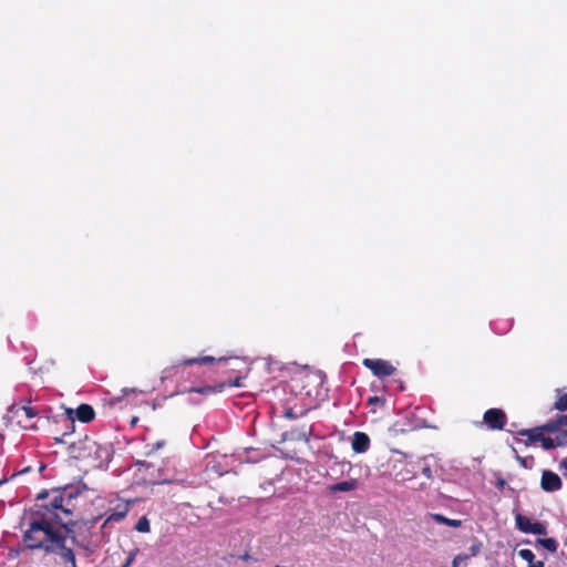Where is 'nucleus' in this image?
<instances>
[{
  "mask_svg": "<svg viewBox=\"0 0 567 567\" xmlns=\"http://www.w3.org/2000/svg\"><path fill=\"white\" fill-rule=\"evenodd\" d=\"M558 398L554 404V408L558 411H567V393H560V390H557Z\"/></svg>",
  "mask_w": 567,
  "mask_h": 567,
  "instance_id": "obj_20",
  "label": "nucleus"
},
{
  "mask_svg": "<svg viewBox=\"0 0 567 567\" xmlns=\"http://www.w3.org/2000/svg\"><path fill=\"white\" fill-rule=\"evenodd\" d=\"M94 449V454L97 460L96 466L102 467L111 461L112 450L109 445H101L93 443L90 450Z\"/></svg>",
  "mask_w": 567,
  "mask_h": 567,
  "instance_id": "obj_8",
  "label": "nucleus"
},
{
  "mask_svg": "<svg viewBox=\"0 0 567 567\" xmlns=\"http://www.w3.org/2000/svg\"><path fill=\"white\" fill-rule=\"evenodd\" d=\"M225 388H226V383L225 382H219V383H217L215 385H205V386H198V388H190V389L186 390L185 392H187V393H199V394H203V395H210V394L223 392Z\"/></svg>",
  "mask_w": 567,
  "mask_h": 567,
  "instance_id": "obj_12",
  "label": "nucleus"
},
{
  "mask_svg": "<svg viewBox=\"0 0 567 567\" xmlns=\"http://www.w3.org/2000/svg\"><path fill=\"white\" fill-rule=\"evenodd\" d=\"M311 435V427L306 432L303 431L301 434L298 435V439H303L305 441H309V436Z\"/></svg>",
  "mask_w": 567,
  "mask_h": 567,
  "instance_id": "obj_27",
  "label": "nucleus"
},
{
  "mask_svg": "<svg viewBox=\"0 0 567 567\" xmlns=\"http://www.w3.org/2000/svg\"><path fill=\"white\" fill-rule=\"evenodd\" d=\"M130 508H128V504H124V505H121L118 506L117 509H115L114 512H112L107 517L106 519L104 520V524L103 526H105L106 524L109 523H117V522H121L122 519L125 518V516L127 515Z\"/></svg>",
  "mask_w": 567,
  "mask_h": 567,
  "instance_id": "obj_14",
  "label": "nucleus"
},
{
  "mask_svg": "<svg viewBox=\"0 0 567 567\" xmlns=\"http://www.w3.org/2000/svg\"><path fill=\"white\" fill-rule=\"evenodd\" d=\"M422 473L424 476H426L427 478H432V470L430 466H424L422 468Z\"/></svg>",
  "mask_w": 567,
  "mask_h": 567,
  "instance_id": "obj_28",
  "label": "nucleus"
},
{
  "mask_svg": "<svg viewBox=\"0 0 567 567\" xmlns=\"http://www.w3.org/2000/svg\"><path fill=\"white\" fill-rule=\"evenodd\" d=\"M362 364L380 379L390 377L396 371L390 361L383 359L365 358L362 360Z\"/></svg>",
  "mask_w": 567,
  "mask_h": 567,
  "instance_id": "obj_3",
  "label": "nucleus"
},
{
  "mask_svg": "<svg viewBox=\"0 0 567 567\" xmlns=\"http://www.w3.org/2000/svg\"><path fill=\"white\" fill-rule=\"evenodd\" d=\"M545 432H547L546 424L534 429L520 430L517 433L520 436H526L530 443L540 442L542 446L546 450L554 449L560 444V442H556L550 436H545Z\"/></svg>",
  "mask_w": 567,
  "mask_h": 567,
  "instance_id": "obj_2",
  "label": "nucleus"
},
{
  "mask_svg": "<svg viewBox=\"0 0 567 567\" xmlns=\"http://www.w3.org/2000/svg\"><path fill=\"white\" fill-rule=\"evenodd\" d=\"M96 520H97V518H94V519L91 522V524H92V525H93V524H95V523H96Z\"/></svg>",
  "mask_w": 567,
  "mask_h": 567,
  "instance_id": "obj_33",
  "label": "nucleus"
},
{
  "mask_svg": "<svg viewBox=\"0 0 567 567\" xmlns=\"http://www.w3.org/2000/svg\"><path fill=\"white\" fill-rule=\"evenodd\" d=\"M224 360H225L224 358L216 359L212 355H205V357H200V358H192V359L182 360L178 363V367L193 365V364H208V363H213L215 361H224Z\"/></svg>",
  "mask_w": 567,
  "mask_h": 567,
  "instance_id": "obj_16",
  "label": "nucleus"
},
{
  "mask_svg": "<svg viewBox=\"0 0 567 567\" xmlns=\"http://www.w3.org/2000/svg\"><path fill=\"white\" fill-rule=\"evenodd\" d=\"M122 392H123V394H124V395H126V394H128L130 392H132V393H136V392H137V390H136V389H128V388H124V389L122 390Z\"/></svg>",
  "mask_w": 567,
  "mask_h": 567,
  "instance_id": "obj_31",
  "label": "nucleus"
},
{
  "mask_svg": "<svg viewBox=\"0 0 567 567\" xmlns=\"http://www.w3.org/2000/svg\"><path fill=\"white\" fill-rule=\"evenodd\" d=\"M515 520H516L517 528L523 533L536 534V535H546L547 534V528H546L545 524H543L540 522L533 523L528 517H526L522 514H516Z\"/></svg>",
  "mask_w": 567,
  "mask_h": 567,
  "instance_id": "obj_6",
  "label": "nucleus"
},
{
  "mask_svg": "<svg viewBox=\"0 0 567 567\" xmlns=\"http://www.w3.org/2000/svg\"><path fill=\"white\" fill-rule=\"evenodd\" d=\"M505 485H506V481L503 477L497 478L495 482V486L497 488H504Z\"/></svg>",
  "mask_w": 567,
  "mask_h": 567,
  "instance_id": "obj_29",
  "label": "nucleus"
},
{
  "mask_svg": "<svg viewBox=\"0 0 567 567\" xmlns=\"http://www.w3.org/2000/svg\"><path fill=\"white\" fill-rule=\"evenodd\" d=\"M358 486V482L357 480L354 478H351V480H348V481H342V482H339V483H336L333 485L330 486V491L332 493H337V492H350V491H353Z\"/></svg>",
  "mask_w": 567,
  "mask_h": 567,
  "instance_id": "obj_17",
  "label": "nucleus"
},
{
  "mask_svg": "<svg viewBox=\"0 0 567 567\" xmlns=\"http://www.w3.org/2000/svg\"><path fill=\"white\" fill-rule=\"evenodd\" d=\"M275 567H280V566H278V565H277V566H275Z\"/></svg>",
  "mask_w": 567,
  "mask_h": 567,
  "instance_id": "obj_34",
  "label": "nucleus"
},
{
  "mask_svg": "<svg viewBox=\"0 0 567 567\" xmlns=\"http://www.w3.org/2000/svg\"><path fill=\"white\" fill-rule=\"evenodd\" d=\"M518 556L528 564V567H544V561L537 560L530 549H519Z\"/></svg>",
  "mask_w": 567,
  "mask_h": 567,
  "instance_id": "obj_15",
  "label": "nucleus"
},
{
  "mask_svg": "<svg viewBox=\"0 0 567 567\" xmlns=\"http://www.w3.org/2000/svg\"><path fill=\"white\" fill-rule=\"evenodd\" d=\"M8 482V478L6 476L3 477H0V486H2L3 484H6Z\"/></svg>",
  "mask_w": 567,
  "mask_h": 567,
  "instance_id": "obj_32",
  "label": "nucleus"
},
{
  "mask_svg": "<svg viewBox=\"0 0 567 567\" xmlns=\"http://www.w3.org/2000/svg\"><path fill=\"white\" fill-rule=\"evenodd\" d=\"M76 419L82 423H90L95 417V411L90 404H80L75 410Z\"/></svg>",
  "mask_w": 567,
  "mask_h": 567,
  "instance_id": "obj_10",
  "label": "nucleus"
},
{
  "mask_svg": "<svg viewBox=\"0 0 567 567\" xmlns=\"http://www.w3.org/2000/svg\"><path fill=\"white\" fill-rule=\"evenodd\" d=\"M352 450L355 453H365L370 447V437L364 432H355L351 443Z\"/></svg>",
  "mask_w": 567,
  "mask_h": 567,
  "instance_id": "obj_9",
  "label": "nucleus"
},
{
  "mask_svg": "<svg viewBox=\"0 0 567 567\" xmlns=\"http://www.w3.org/2000/svg\"><path fill=\"white\" fill-rule=\"evenodd\" d=\"M80 493L78 486L39 493L27 517L28 527L22 535L24 547L56 555L64 567H78L74 550L68 543L80 545L74 530L76 522L72 519L74 499Z\"/></svg>",
  "mask_w": 567,
  "mask_h": 567,
  "instance_id": "obj_1",
  "label": "nucleus"
},
{
  "mask_svg": "<svg viewBox=\"0 0 567 567\" xmlns=\"http://www.w3.org/2000/svg\"><path fill=\"white\" fill-rule=\"evenodd\" d=\"M559 467L561 470L563 475L567 478V457L560 462Z\"/></svg>",
  "mask_w": 567,
  "mask_h": 567,
  "instance_id": "obj_26",
  "label": "nucleus"
},
{
  "mask_svg": "<svg viewBox=\"0 0 567 567\" xmlns=\"http://www.w3.org/2000/svg\"><path fill=\"white\" fill-rule=\"evenodd\" d=\"M135 529L140 533H148L151 530L150 520L145 516H142L138 519Z\"/></svg>",
  "mask_w": 567,
  "mask_h": 567,
  "instance_id": "obj_21",
  "label": "nucleus"
},
{
  "mask_svg": "<svg viewBox=\"0 0 567 567\" xmlns=\"http://www.w3.org/2000/svg\"><path fill=\"white\" fill-rule=\"evenodd\" d=\"M482 543L477 539L471 545L470 554H460L457 555L452 563V567H458L462 561H466L471 556H476L481 553Z\"/></svg>",
  "mask_w": 567,
  "mask_h": 567,
  "instance_id": "obj_13",
  "label": "nucleus"
},
{
  "mask_svg": "<svg viewBox=\"0 0 567 567\" xmlns=\"http://www.w3.org/2000/svg\"><path fill=\"white\" fill-rule=\"evenodd\" d=\"M306 410L300 411V413H296L292 408H287L282 412V416L289 420H296L298 417H301L306 414Z\"/></svg>",
  "mask_w": 567,
  "mask_h": 567,
  "instance_id": "obj_22",
  "label": "nucleus"
},
{
  "mask_svg": "<svg viewBox=\"0 0 567 567\" xmlns=\"http://www.w3.org/2000/svg\"><path fill=\"white\" fill-rule=\"evenodd\" d=\"M431 517L436 523L442 524V525H446V526L454 527V528H457V527L462 526V520L461 519L447 518V517H445L442 514H436V513L435 514H431Z\"/></svg>",
  "mask_w": 567,
  "mask_h": 567,
  "instance_id": "obj_18",
  "label": "nucleus"
},
{
  "mask_svg": "<svg viewBox=\"0 0 567 567\" xmlns=\"http://www.w3.org/2000/svg\"><path fill=\"white\" fill-rule=\"evenodd\" d=\"M133 560H134V554H131L127 557L126 561L121 567H128L133 563Z\"/></svg>",
  "mask_w": 567,
  "mask_h": 567,
  "instance_id": "obj_30",
  "label": "nucleus"
},
{
  "mask_svg": "<svg viewBox=\"0 0 567 567\" xmlns=\"http://www.w3.org/2000/svg\"><path fill=\"white\" fill-rule=\"evenodd\" d=\"M368 404H369V405H379V406H384V404H385V398H384V396H379V395L370 396V398L368 399Z\"/></svg>",
  "mask_w": 567,
  "mask_h": 567,
  "instance_id": "obj_23",
  "label": "nucleus"
},
{
  "mask_svg": "<svg viewBox=\"0 0 567 567\" xmlns=\"http://www.w3.org/2000/svg\"><path fill=\"white\" fill-rule=\"evenodd\" d=\"M226 383V388H231V386H236V388H239L243 385L241 383V378L240 377H237L235 378L234 380H229L228 382H225Z\"/></svg>",
  "mask_w": 567,
  "mask_h": 567,
  "instance_id": "obj_25",
  "label": "nucleus"
},
{
  "mask_svg": "<svg viewBox=\"0 0 567 567\" xmlns=\"http://www.w3.org/2000/svg\"><path fill=\"white\" fill-rule=\"evenodd\" d=\"M166 445V441L165 440H158L152 444H148L147 446L151 447V452H156L158 451L159 449L164 447Z\"/></svg>",
  "mask_w": 567,
  "mask_h": 567,
  "instance_id": "obj_24",
  "label": "nucleus"
},
{
  "mask_svg": "<svg viewBox=\"0 0 567 567\" xmlns=\"http://www.w3.org/2000/svg\"><path fill=\"white\" fill-rule=\"evenodd\" d=\"M547 433H557L561 432L563 434H567V414L560 415L556 420L549 421L546 423Z\"/></svg>",
  "mask_w": 567,
  "mask_h": 567,
  "instance_id": "obj_11",
  "label": "nucleus"
},
{
  "mask_svg": "<svg viewBox=\"0 0 567 567\" xmlns=\"http://www.w3.org/2000/svg\"><path fill=\"white\" fill-rule=\"evenodd\" d=\"M536 543L550 553H555L558 548V542L555 538H538Z\"/></svg>",
  "mask_w": 567,
  "mask_h": 567,
  "instance_id": "obj_19",
  "label": "nucleus"
},
{
  "mask_svg": "<svg viewBox=\"0 0 567 567\" xmlns=\"http://www.w3.org/2000/svg\"><path fill=\"white\" fill-rule=\"evenodd\" d=\"M9 411L12 413L13 416L18 417V423L23 429L34 427L32 424H29V421H31L39 414L35 408L31 405H11Z\"/></svg>",
  "mask_w": 567,
  "mask_h": 567,
  "instance_id": "obj_5",
  "label": "nucleus"
},
{
  "mask_svg": "<svg viewBox=\"0 0 567 567\" xmlns=\"http://www.w3.org/2000/svg\"><path fill=\"white\" fill-rule=\"evenodd\" d=\"M483 422L492 431L503 430L507 422V415L502 409L493 408L485 411Z\"/></svg>",
  "mask_w": 567,
  "mask_h": 567,
  "instance_id": "obj_4",
  "label": "nucleus"
},
{
  "mask_svg": "<svg viewBox=\"0 0 567 567\" xmlns=\"http://www.w3.org/2000/svg\"><path fill=\"white\" fill-rule=\"evenodd\" d=\"M540 487L545 492H556L561 488V480L556 473L546 470L542 474Z\"/></svg>",
  "mask_w": 567,
  "mask_h": 567,
  "instance_id": "obj_7",
  "label": "nucleus"
}]
</instances>
